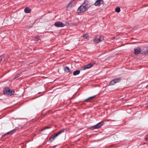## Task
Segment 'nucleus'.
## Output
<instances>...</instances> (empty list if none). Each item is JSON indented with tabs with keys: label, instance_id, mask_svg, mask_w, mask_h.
<instances>
[{
	"label": "nucleus",
	"instance_id": "6ab92c4d",
	"mask_svg": "<svg viewBox=\"0 0 148 148\" xmlns=\"http://www.w3.org/2000/svg\"><path fill=\"white\" fill-rule=\"evenodd\" d=\"M88 37V34H84L83 35V37L86 39H87Z\"/></svg>",
	"mask_w": 148,
	"mask_h": 148
},
{
	"label": "nucleus",
	"instance_id": "f3484780",
	"mask_svg": "<svg viewBox=\"0 0 148 148\" xmlns=\"http://www.w3.org/2000/svg\"><path fill=\"white\" fill-rule=\"evenodd\" d=\"M120 8L119 7H117L115 9V11L118 13L120 12Z\"/></svg>",
	"mask_w": 148,
	"mask_h": 148
},
{
	"label": "nucleus",
	"instance_id": "412c9836",
	"mask_svg": "<svg viewBox=\"0 0 148 148\" xmlns=\"http://www.w3.org/2000/svg\"><path fill=\"white\" fill-rule=\"evenodd\" d=\"M15 131V130H12L8 133H7L6 134H10L11 133V134H13V133H14Z\"/></svg>",
	"mask_w": 148,
	"mask_h": 148
},
{
	"label": "nucleus",
	"instance_id": "20e7f679",
	"mask_svg": "<svg viewBox=\"0 0 148 148\" xmlns=\"http://www.w3.org/2000/svg\"><path fill=\"white\" fill-rule=\"evenodd\" d=\"M76 3V0H72L67 6V8L69 10L71 7L74 6Z\"/></svg>",
	"mask_w": 148,
	"mask_h": 148
},
{
	"label": "nucleus",
	"instance_id": "f257e3e1",
	"mask_svg": "<svg viewBox=\"0 0 148 148\" xmlns=\"http://www.w3.org/2000/svg\"><path fill=\"white\" fill-rule=\"evenodd\" d=\"M90 5L88 4V2L85 1L82 5L79 6L77 10V12L78 13H82L85 12L89 8Z\"/></svg>",
	"mask_w": 148,
	"mask_h": 148
},
{
	"label": "nucleus",
	"instance_id": "39448f33",
	"mask_svg": "<svg viewBox=\"0 0 148 148\" xmlns=\"http://www.w3.org/2000/svg\"><path fill=\"white\" fill-rule=\"evenodd\" d=\"M104 124V121H101L97 124L96 125L93 126L92 128L93 129H98L101 126L103 125Z\"/></svg>",
	"mask_w": 148,
	"mask_h": 148
},
{
	"label": "nucleus",
	"instance_id": "5701e85b",
	"mask_svg": "<svg viewBox=\"0 0 148 148\" xmlns=\"http://www.w3.org/2000/svg\"><path fill=\"white\" fill-rule=\"evenodd\" d=\"M20 74H19L16 75L15 76V77H14V79H16V78H17V77H19L20 76Z\"/></svg>",
	"mask_w": 148,
	"mask_h": 148
},
{
	"label": "nucleus",
	"instance_id": "aec40b11",
	"mask_svg": "<svg viewBox=\"0 0 148 148\" xmlns=\"http://www.w3.org/2000/svg\"><path fill=\"white\" fill-rule=\"evenodd\" d=\"M95 96H96L95 95H94V96L90 97L88 98H87V99H85L84 100V101H87V100H89V99H90L94 98V97H95Z\"/></svg>",
	"mask_w": 148,
	"mask_h": 148
},
{
	"label": "nucleus",
	"instance_id": "1a4fd4ad",
	"mask_svg": "<svg viewBox=\"0 0 148 148\" xmlns=\"http://www.w3.org/2000/svg\"><path fill=\"white\" fill-rule=\"evenodd\" d=\"M103 3V0H97L95 3L94 4L96 6H99L101 4Z\"/></svg>",
	"mask_w": 148,
	"mask_h": 148
},
{
	"label": "nucleus",
	"instance_id": "4468645a",
	"mask_svg": "<svg viewBox=\"0 0 148 148\" xmlns=\"http://www.w3.org/2000/svg\"><path fill=\"white\" fill-rule=\"evenodd\" d=\"M64 71L66 72H70V69L69 68L68 66H65L64 68Z\"/></svg>",
	"mask_w": 148,
	"mask_h": 148
},
{
	"label": "nucleus",
	"instance_id": "423d86ee",
	"mask_svg": "<svg viewBox=\"0 0 148 148\" xmlns=\"http://www.w3.org/2000/svg\"><path fill=\"white\" fill-rule=\"evenodd\" d=\"M54 25L57 27H62L65 25L64 23L60 21H58L55 23Z\"/></svg>",
	"mask_w": 148,
	"mask_h": 148
},
{
	"label": "nucleus",
	"instance_id": "7ed1b4c3",
	"mask_svg": "<svg viewBox=\"0 0 148 148\" xmlns=\"http://www.w3.org/2000/svg\"><path fill=\"white\" fill-rule=\"evenodd\" d=\"M3 93L6 95L10 96L14 93V91L13 90H11L8 88H5L3 90Z\"/></svg>",
	"mask_w": 148,
	"mask_h": 148
},
{
	"label": "nucleus",
	"instance_id": "2eb2a0df",
	"mask_svg": "<svg viewBox=\"0 0 148 148\" xmlns=\"http://www.w3.org/2000/svg\"><path fill=\"white\" fill-rule=\"evenodd\" d=\"M80 71L79 70H77L74 71L73 75H76L79 74L80 73Z\"/></svg>",
	"mask_w": 148,
	"mask_h": 148
},
{
	"label": "nucleus",
	"instance_id": "b1692460",
	"mask_svg": "<svg viewBox=\"0 0 148 148\" xmlns=\"http://www.w3.org/2000/svg\"><path fill=\"white\" fill-rule=\"evenodd\" d=\"M49 128V127H45V128L43 129L42 130H45V129H47V128Z\"/></svg>",
	"mask_w": 148,
	"mask_h": 148
},
{
	"label": "nucleus",
	"instance_id": "6e6552de",
	"mask_svg": "<svg viewBox=\"0 0 148 148\" xmlns=\"http://www.w3.org/2000/svg\"><path fill=\"white\" fill-rule=\"evenodd\" d=\"M58 136V135L56 133L50 137L49 140H50L51 142H52Z\"/></svg>",
	"mask_w": 148,
	"mask_h": 148
},
{
	"label": "nucleus",
	"instance_id": "dca6fc26",
	"mask_svg": "<svg viewBox=\"0 0 148 148\" xmlns=\"http://www.w3.org/2000/svg\"><path fill=\"white\" fill-rule=\"evenodd\" d=\"M121 79V78L119 77L114 79V80L115 82V83H116L117 82H119Z\"/></svg>",
	"mask_w": 148,
	"mask_h": 148
},
{
	"label": "nucleus",
	"instance_id": "f8f14e48",
	"mask_svg": "<svg viewBox=\"0 0 148 148\" xmlns=\"http://www.w3.org/2000/svg\"><path fill=\"white\" fill-rule=\"evenodd\" d=\"M144 51H143L142 53H144L146 54H148V47H145L144 49Z\"/></svg>",
	"mask_w": 148,
	"mask_h": 148
},
{
	"label": "nucleus",
	"instance_id": "9b49d317",
	"mask_svg": "<svg viewBox=\"0 0 148 148\" xmlns=\"http://www.w3.org/2000/svg\"><path fill=\"white\" fill-rule=\"evenodd\" d=\"M31 11V9L28 7H26L24 10L25 12L26 13H30Z\"/></svg>",
	"mask_w": 148,
	"mask_h": 148
},
{
	"label": "nucleus",
	"instance_id": "f03ea898",
	"mask_svg": "<svg viewBox=\"0 0 148 148\" xmlns=\"http://www.w3.org/2000/svg\"><path fill=\"white\" fill-rule=\"evenodd\" d=\"M104 39L103 36L101 35H98L95 37L93 40L95 43H98L100 42L103 40Z\"/></svg>",
	"mask_w": 148,
	"mask_h": 148
},
{
	"label": "nucleus",
	"instance_id": "ddd939ff",
	"mask_svg": "<svg viewBox=\"0 0 148 148\" xmlns=\"http://www.w3.org/2000/svg\"><path fill=\"white\" fill-rule=\"evenodd\" d=\"M66 130V129H65V128L61 130H60L58 132H57L56 133L58 135L59 134H61L62 133L64 132Z\"/></svg>",
	"mask_w": 148,
	"mask_h": 148
},
{
	"label": "nucleus",
	"instance_id": "0eeeda50",
	"mask_svg": "<svg viewBox=\"0 0 148 148\" xmlns=\"http://www.w3.org/2000/svg\"><path fill=\"white\" fill-rule=\"evenodd\" d=\"M140 48L137 47L134 49V53L136 55H138L141 53Z\"/></svg>",
	"mask_w": 148,
	"mask_h": 148
},
{
	"label": "nucleus",
	"instance_id": "9d476101",
	"mask_svg": "<svg viewBox=\"0 0 148 148\" xmlns=\"http://www.w3.org/2000/svg\"><path fill=\"white\" fill-rule=\"evenodd\" d=\"M93 66V64L90 63L88 64L85 65L83 68L84 70H85L86 69H89L92 67Z\"/></svg>",
	"mask_w": 148,
	"mask_h": 148
},
{
	"label": "nucleus",
	"instance_id": "4be33fe9",
	"mask_svg": "<svg viewBox=\"0 0 148 148\" xmlns=\"http://www.w3.org/2000/svg\"><path fill=\"white\" fill-rule=\"evenodd\" d=\"M40 39V37L39 36L36 37L35 38V40L36 41H38Z\"/></svg>",
	"mask_w": 148,
	"mask_h": 148
},
{
	"label": "nucleus",
	"instance_id": "a211bd4d",
	"mask_svg": "<svg viewBox=\"0 0 148 148\" xmlns=\"http://www.w3.org/2000/svg\"><path fill=\"white\" fill-rule=\"evenodd\" d=\"M116 84L115 83V82L114 81V80L110 82V83L109 85L110 86H112L113 85H114V84Z\"/></svg>",
	"mask_w": 148,
	"mask_h": 148
}]
</instances>
